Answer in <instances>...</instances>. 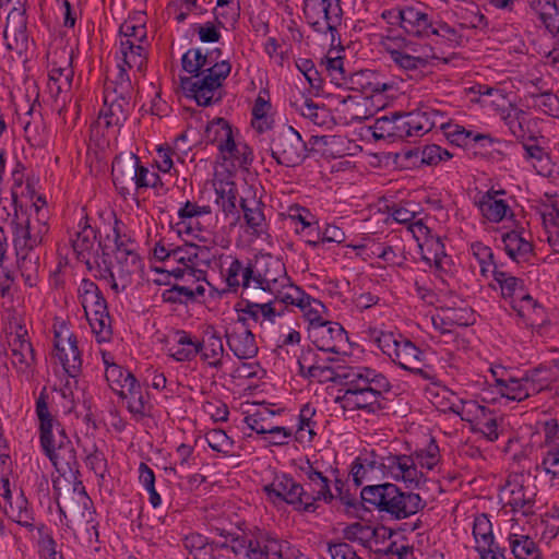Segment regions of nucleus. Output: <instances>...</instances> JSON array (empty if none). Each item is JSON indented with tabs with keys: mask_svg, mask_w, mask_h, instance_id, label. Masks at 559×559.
Here are the masks:
<instances>
[{
	"mask_svg": "<svg viewBox=\"0 0 559 559\" xmlns=\"http://www.w3.org/2000/svg\"><path fill=\"white\" fill-rule=\"evenodd\" d=\"M345 391L337 399L345 411L362 409L368 413L378 407L382 392L390 390L388 379L367 367H355L345 377Z\"/></svg>",
	"mask_w": 559,
	"mask_h": 559,
	"instance_id": "1",
	"label": "nucleus"
},
{
	"mask_svg": "<svg viewBox=\"0 0 559 559\" xmlns=\"http://www.w3.org/2000/svg\"><path fill=\"white\" fill-rule=\"evenodd\" d=\"M365 502L380 511H385L396 519H405L417 513L423 507L418 493L403 492L393 484L365 487L361 491Z\"/></svg>",
	"mask_w": 559,
	"mask_h": 559,
	"instance_id": "2",
	"label": "nucleus"
},
{
	"mask_svg": "<svg viewBox=\"0 0 559 559\" xmlns=\"http://www.w3.org/2000/svg\"><path fill=\"white\" fill-rule=\"evenodd\" d=\"M40 443L55 468L61 474L75 476V451L61 421H40Z\"/></svg>",
	"mask_w": 559,
	"mask_h": 559,
	"instance_id": "3",
	"label": "nucleus"
},
{
	"mask_svg": "<svg viewBox=\"0 0 559 559\" xmlns=\"http://www.w3.org/2000/svg\"><path fill=\"white\" fill-rule=\"evenodd\" d=\"M253 288L269 292L281 304H292L290 288H297L287 276L285 264L278 258L263 255L253 264Z\"/></svg>",
	"mask_w": 559,
	"mask_h": 559,
	"instance_id": "4",
	"label": "nucleus"
},
{
	"mask_svg": "<svg viewBox=\"0 0 559 559\" xmlns=\"http://www.w3.org/2000/svg\"><path fill=\"white\" fill-rule=\"evenodd\" d=\"M230 70V63L222 60L212 72L193 78H181V87L199 106L207 107L217 104L223 98V82Z\"/></svg>",
	"mask_w": 559,
	"mask_h": 559,
	"instance_id": "5",
	"label": "nucleus"
},
{
	"mask_svg": "<svg viewBox=\"0 0 559 559\" xmlns=\"http://www.w3.org/2000/svg\"><path fill=\"white\" fill-rule=\"evenodd\" d=\"M374 341L383 354L389 356L393 362L401 368L420 373L424 367L423 352L408 338L390 332L373 331Z\"/></svg>",
	"mask_w": 559,
	"mask_h": 559,
	"instance_id": "6",
	"label": "nucleus"
},
{
	"mask_svg": "<svg viewBox=\"0 0 559 559\" xmlns=\"http://www.w3.org/2000/svg\"><path fill=\"white\" fill-rule=\"evenodd\" d=\"M171 264L178 266L168 270V273L183 282H204L206 269L210 264L209 250L194 243H185L175 247Z\"/></svg>",
	"mask_w": 559,
	"mask_h": 559,
	"instance_id": "7",
	"label": "nucleus"
},
{
	"mask_svg": "<svg viewBox=\"0 0 559 559\" xmlns=\"http://www.w3.org/2000/svg\"><path fill=\"white\" fill-rule=\"evenodd\" d=\"M304 14L310 27L319 34H330L334 41L342 23L340 0H304Z\"/></svg>",
	"mask_w": 559,
	"mask_h": 559,
	"instance_id": "8",
	"label": "nucleus"
},
{
	"mask_svg": "<svg viewBox=\"0 0 559 559\" xmlns=\"http://www.w3.org/2000/svg\"><path fill=\"white\" fill-rule=\"evenodd\" d=\"M271 155L280 165L294 167L306 157V143L293 127H282L273 133Z\"/></svg>",
	"mask_w": 559,
	"mask_h": 559,
	"instance_id": "9",
	"label": "nucleus"
},
{
	"mask_svg": "<svg viewBox=\"0 0 559 559\" xmlns=\"http://www.w3.org/2000/svg\"><path fill=\"white\" fill-rule=\"evenodd\" d=\"M299 471L305 481V486H302L304 511L314 512L318 501H332L330 480L317 466L307 460L299 465Z\"/></svg>",
	"mask_w": 559,
	"mask_h": 559,
	"instance_id": "10",
	"label": "nucleus"
},
{
	"mask_svg": "<svg viewBox=\"0 0 559 559\" xmlns=\"http://www.w3.org/2000/svg\"><path fill=\"white\" fill-rule=\"evenodd\" d=\"M11 352V362L16 371L31 378L37 365L35 349L28 336L27 330L19 324L8 337Z\"/></svg>",
	"mask_w": 559,
	"mask_h": 559,
	"instance_id": "11",
	"label": "nucleus"
},
{
	"mask_svg": "<svg viewBox=\"0 0 559 559\" xmlns=\"http://www.w3.org/2000/svg\"><path fill=\"white\" fill-rule=\"evenodd\" d=\"M536 489L525 485L522 475L510 477L501 488V499L511 507L515 513L528 516L534 513Z\"/></svg>",
	"mask_w": 559,
	"mask_h": 559,
	"instance_id": "12",
	"label": "nucleus"
},
{
	"mask_svg": "<svg viewBox=\"0 0 559 559\" xmlns=\"http://www.w3.org/2000/svg\"><path fill=\"white\" fill-rule=\"evenodd\" d=\"M110 242L114 243L115 264L124 267L126 270L135 273L140 269V257L135 252L134 242L122 234L119 222L115 219V225L111 229V234H108L104 242H99L98 246L103 249L111 248Z\"/></svg>",
	"mask_w": 559,
	"mask_h": 559,
	"instance_id": "13",
	"label": "nucleus"
},
{
	"mask_svg": "<svg viewBox=\"0 0 559 559\" xmlns=\"http://www.w3.org/2000/svg\"><path fill=\"white\" fill-rule=\"evenodd\" d=\"M386 476L403 481L407 487L416 488L425 481V475L417 467L413 455H388L381 463Z\"/></svg>",
	"mask_w": 559,
	"mask_h": 559,
	"instance_id": "14",
	"label": "nucleus"
},
{
	"mask_svg": "<svg viewBox=\"0 0 559 559\" xmlns=\"http://www.w3.org/2000/svg\"><path fill=\"white\" fill-rule=\"evenodd\" d=\"M440 115L432 109H420L405 115L395 116L397 138L423 136L438 123Z\"/></svg>",
	"mask_w": 559,
	"mask_h": 559,
	"instance_id": "15",
	"label": "nucleus"
},
{
	"mask_svg": "<svg viewBox=\"0 0 559 559\" xmlns=\"http://www.w3.org/2000/svg\"><path fill=\"white\" fill-rule=\"evenodd\" d=\"M309 338L319 350L340 354L348 342L344 328L332 321H325L316 326H309Z\"/></svg>",
	"mask_w": 559,
	"mask_h": 559,
	"instance_id": "16",
	"label": "nucleus"
},
{
	"mask_svg": "<svg viewBox=\"0 0 559 559\" xmlns=\"http://www.w3.org/2000/svg\"><path fill=\"white\" fill-rule=\"evenodd\" d=\"M227 345L239 359L253 358L258 353V346L250 326L245 317H239L237 322L226 330Z\"/></svg>",
	"mask_w": 559,
	"mask_h": 559,
	"instance_id": "17",
	"label": "nucleus"
},
{
	"mask_svg": "<svg viewBox=\"0 0 559 559\" xmlns=\"http://www.w3.org/2000/svg\"><path fill=\"white\" fill-rule=\"evenodd\" d=\"M263 490L273 502L285 501L304 511L302 485L296 483L290 476L276 475Z\"/></svg>",
	"mask_w": 559,
	"mask_h": 559,
	"instance_id": "18",
	"label": "nucleus"
},
{
	"mask_svg": "<svg viewBox=\"0 0 559 559\" xmlns=\"http://www.w3.org/2000/svg\"><path fill=\"white\" fill-rule=\"evenodd\" d=\"M55 356L68 376L76 377L79 374L82 358L76 337L72 333L68 336H63L61 332L55 333Z\"/></svg>",
	"mask_w": 559,
	"mask_h": 559,
	"instance_id": "19",
	"label": "nucleus"
},
{
	"mask_svg": "<svg viewBox=\"0 0 559 559\" xmlns=\"http://www.w3.org/2000/svg\"><path fill=\"white\" fill-rule=\"evenodd\" d=\"M131 98L104 92V105L98 115L99 122L103 121L106 128L122 126L131 110Z\"/></svg>",
	"mask_w": 559,
	"mask_h": 559,
	"instance_id": "20",
	"label": "nucleus"
},
{
	"mask_svg": "<svg viewBox=\"0 0 559 559\" xmlns=\"http://www.w3.org/2000/svg\"><path fill=\"white\" fill-rule=\"evenodd\" d=\"M139 165V158L132 153L117 156L111 169L115 186L127 192L131 186H135Z\"/></svg>",
	"mask_w": 559,
	"mask_h": 559,
	"instance_id": "21",
	"label": "nucleus"
},
{
	"mask_svg": "<svg viewBox=\"0 0 559 559\" xmlns=\"http://www.w3.org/2000/svg\"><path fill=\"white\" fill-rule=\"evenodd\" d=\"M95 240L96 233L86 223L75 233V237L71 239L72 248L78 259L84 262L91 272H93L96 266L95 260H99L97 251H95Z\"/></svg>",
	"mask_w": 559,
	"mask_h": 559,
	"instance_id": "22",
	"label": "nucleus"
},
{
	"mask_svg": "<svg viewBox=\"0 0 559 559\" xmlns=\"http://www.w3.org/2000/svg\"><path fill=\"white\" fill-rule=\"evenodd\" d=\"M504 194V190L490 189L476 202L481 215L489 222L499 223L509 214L512 215L509 204L501 198Z\"/></svg>",
	"mask_w": 559,
	"mask_h": 559,
	"instance_id": "23",
	"label": "nucleus"
},
{
	"mask_svg": "<svg viewBox=\"0 0 559 559\" xmlns=\"http://www.w3.org/2000/svg\"><path fill=\"white\" fill-rule=\"evenodd\" d=\"M25 11L13 8L8 16L3 32V37L8 49L15 50L22 48L27 41Z\"/></svg>",
	"mask_w": 559,
	"mask_h": 559,
	"instance_id": "24",
	"label": "nucleus"
},
{
	"mask_svg": "<svg viewBox=\"0 0 559 559\" xmlns=\"http://www.w3.org/2000/svg\"><path fill=\"white\" fill-rule=\"evenodd\" d=\"M473 536L475 549L481 559L499 554L498 547L495 545L492 524L486 514H479L474 519Z\"/></svg>",
	"mask_w": 559,
	"mask_h": 559,
	"instance_id": "25",
	"label": "nucleus"
},
{
	"mask_svg": "<svg viewBox=\"0 0 559 559\" xmlns=\"http://www.w3.org/2000/svg\"><path fill=\"white\" fill-rule=\"evenodd\" d=\"M228 292L237 293L240 287L243 289L253 288V264L245 265L239 259L233 258L229 265L222 271Z\"/></svg>",
	"mask_w": 559,
	"mask_h": 559,
	"instance_id": "26",
	"label": "nucleus"
},
{
	"mask_svg": "<svg viewBox=\"0 0 559 559\" xmlns=\"http://www.w3.org/2000/svg\"><path fill=\"white\" fill-rule=\"evenodd\" d=\"M95 262L94 276L105 281L116 294L129 287L132 281V272L115 263L110 266H102L99 260H95Z\"/></svg>",
	"mask_w": 559,
	"mask_h": 559,
	"instance_id": "27",
	"label": "nucleus"
},
{
	"mask_svg": "<svg viewBox=\"0 0 559 559\" xmlns=\"http://www.w3.org/2000/svg\"><path fill=\"white\" fill-rule=\"evenodd\" d=\"M432 22L428 13L413 5L404 7V20L402 28L413 36H429L432 32Z\"/></svg>",
	"mask_w": 559,
	"mask_h": 559,
	"instance_id": "28",
	"label": "nucleus"
},
{
	"mask_svg": "<svg viewBox=\"0 0 559 559\" xmlns=\"http://www.w3.org/2000/svg\"><path fill=\"white\" fill-rule=\"evenodd\" d=\"M292 105L302 117L310 120L314 126L330 127L333 123V116L324 105H319L312 99L300 96Z\"/></svg>",
	"mask_w": 559,
	"mask_h": 559,
	"instance_id": "29",
	"label": "nucleus"
},
{
	"mask_svg": "<svg viewBox=\"0 0 559 559\" xmlns=\"http://www.w3.org/2000/svg\"><path fill=\"white\" fill-rule=\"evenodd\" d=\"M559 374V365L538 366L527 370L524 373V380L527 383L530 392L535 395L542 391L550 389Z\"/></svg>",
	"mask_w": 559,
	"mask_h": 559,
	"instance_id": "30",
	"label": "nucleus"
},
{
	"mask_svg": "<svg viewBox=\"0 0 559 559\" xmlns=\"http://www.w3.org/2000/svg\"><path fill=\"white\" fill-rule=\"evenodd\" d=\"M277 300H270L263 304L247 301L246 306L240 310L241 316L252 320L255 324L261 328H269L275 322V318L280 316L281 310L275 307Z\"/></svg>",
	"mask_w": 559,
	"mask_h": 559,
	"instance_id": "31",
	"label": "nucleus"
},
{
	"mask_svg": "<svg viewBox=\"0 0 559 559\" xmlns=\"http://www.w3.org/2000/svg\"><path fill=\"white\" fill-rule=\"evenodd\" d=\"M15 215H17L16 211ZM16 217L20 219L19 216ZM44 237V235L35 236L34 231L24 222L17 221L14 227L13 239L17 258L33 257L32 250L43 242Z\"/></svg>",
	"mask_w": 559,
	"mask_h": 559,
	"instance_id": "32",
	"label": "nucleus"
},
{
	"mask_svg": "<svg viewBox=\"0 0 559 559\" xmlns=\"http://www.w3.org/2000/svg\"><path fill=\"white\" fill-rule=\"evenodd\" d=\"M4 512L17 525L26 528L29 533L35 532V519L32 510L28 508V501L20 493L15 500H5Z\"/></svg>",
	"mask_w": 559,
	"mask_h": 559,
	"instance_id": "33",
	"label": "nucleus"
},
{
	"mask_svg": "<svg viewBox=\"0 0 559 559\" xmlns=\"http://www.w3.org/2000/svg\"><path fill=\"white\" fill-rule=\"evenodd\" d=\"M290 292L294 296V300L290 305H296L302 310L310 326H316L326 321L322 318L325 307L320 300L306 295L299 287L290 288Z\"/></svg>",
	"mask_w": 559,
	"mask_h": 559,
	"instance_id": "34",
	"label": "nucleus"
},
{
	"mask_svg": "<svg viewBox=\"0 0 559 559\" xmlns=\"http://www.w3.org/2000/svg\"><path fill=\"white\" fill-rule=\"evenodd\" d=\"M507 254L516 262L528 261L533 253V246L522 231L512 230L502 236Z\"/></svg>",
	"mask_w": 559,
	"mask_h": 559,
	"instance_id": "35",
	"label": "nucleus"
},
{
	"mask_svg": "<svg viewBox=\"0 0 559 559\" xmlns=\"http://www.w3.org/2000/svg\"><path fill=\"white\" fill-rule=\"evenodd\" d=\"M200 353L198 341H193L186 331H176L174 344L169 345L168 354L177 361H189Z\"/></svg>",
	"mask_w": 559,
	"mask_h": 559,
	"instance_id": "36",
	"label": "nucleus"
},
{
	"mask_svg": "<svg viewBox=\"0 0 559 559\" xmlns=\"http://www.w3.org/2000/svg\"><path fill=\"white\" fill-rule=\"evenodd\" d=\"M119 52L122 66L128 69H135L143 72L146 64V50L142 44H135L131 39H120Z\"/></svg>",
	"mask_w": 559,
	"mask_h": 559,
	"instance_id": "37",
	"label": "nucleus"
},
{
	"mask_svg": "<svg viewBox=\"0 0 559 559\" xmlns=\"http://www.w3.org/2000/svg\"><path fill=\"white\" fill-rule=\"evenodd\" d=\"M78 293L85 314L97 312L107 307L98 286L90 280L81 282Z\"/></svg>",
	"mask_w": 559,
	"mask_h": 559,
	"instance_id": "38",
	"label": "nucleus"
},
{
	"mask_svg": "<svg viewBox=\"0 0 559 559\" xmlns=\"http://www.w3.org/2000/svg\"><path fill=\"white\" fill-rule=\"evenodd\" d=\"M198 347L202 355V359L207 361L212 367H219L222 365V357L224 354V346L222 337L214 331L206 332V336L203 342H198Z\"/></svg>",
	"mask_w": 559,
	"mask_h": 559,
	"instance_id": "39",
	"label": "nucleus"
},
{
	"mask_svg": "<svg viewBox=\"0 0 559 559\" xmlns=\"http://www.w3.org/2000/svg\"><path fill=\"white\" fill-rule=\"evenodd\" d=\"M126 403L129 412L134 416L153 417L152 405L145 401L140 384L136 382L133 388L127 389L119 395Z\"/></svg>",
	"mask_w": 559,
	"mask_h": 559,
	"instance_id": "40",
	"label": "nucleus"
},
{
	"mask_svg": "<svg viewBox=\"0 0 559 559\" xmlns=\"http://www.w3.org/2000/svg\"><path fill=\"white\" fill-rule=\"evenodd\" d=\"M240 206L243 212V217L247 226L259 234L265 222L263 213V204L254 195L250 198H241Z\"/></svg>",
	"mask_w": 559,
	"mask_h": 559,
	"instance_id": "41",
	"label": "nucleus"
},
{
	"mask_svg": "<svg viewBox=\"0 0 559 559\" xmlns=\"http://www.w3.org/2000/svg\"><path fill=\"white\" fill-rule=\"evenodd\" d=\"M216 204L219 206L226 217L233 216L235 221L239 218L237 211V190L234 182H221L215 187Z\"/></svg>",
	"mask_w": 559,
	"mask_h": 559,
	"instance_id": "42",
	"label": "nucleus"
},
{
	"mask_svg": "<svg viewBox=\"0 0 559 559\" xmlns=\"http://www.w3.org/2000/svg\"><path fill=\"white\" fill-rule=\"evenodd\" d=\"M219 152L223 158L230 160L234 166L246 167L252 162L251 148L245 142L236 141L235 136Z\"/></svg>",
	"mask_w": 559,
	"mask_h": 559,
	"instance_id": "43",
	"label": "nucleus"
},
{
	"mask_svg": "<svg viewBox=\"0 0 559 559\" xmlns=\"http://www.w3.org/2000/svg\"><path fill=\"white\" fill-rule=\"evenodd\" d=\"M355 367L346 366H332L326 365L322 359L318 361L308 378L314 379L319 382L338 381L345 384V377L347 372L354 370Z\"/></svg>",
	"mask_w": 559,
	"mask_h": 559,
	"instance_id": "44",
	"label": "nucleus"
},
{
	"mask_svg": "<svg viewBox=\"0 0 559 559\" xmlns=\"http://www.w3.org/2000/svg\"><path fill=\"white\" fill-rule=\"evenodd\" d=\"M105 378L110 389L118 395L123 394L127 389L133 388L138 382L130 371L123 370L117 364L109 365L106 368Z\"/></svg>",
	"mask_w": 559,
	"mask_h": 559,
	"instance_id": "45",
	"label": "nucleus"
},
{
	"mask_svg": "<svg viewBox=\"0 0 559 559\" xmlns=\"http://www.w3.org/2000/svg\"><path fill=\"white\" fill-rule=\"evenodd\" d=\"M509 544L516 559H540L538 546L526 535L510 534Z\"/></svg>",
	"mask_w": 559,
	"mask_h": 559,
	"instance_id": "46",
	"label": "nucleus"
},
{
	"mask_svg": "<svg viewBox=\"0 0 559 559\" xmlns=\"http://www.w3.org/2000/svg\"><path fill=\"white\" fill-rule=\"evenodd\" d=\"M205 288L202 284H198L195 287L187 285H174L170 288L164 290L162 298L163 301L168 304H183L190 300H194L199 296H203Z\"/></svg>",
	"mask_w": 559,
	"mask_h": 559,
	"instance_id": "47",
	"label": "nucleus"
},
{
	"mask_svg": "<svg viewBox=\"0 0 559 559\" xmlns=\"http://www.w3.org/2000/svg\"><path fill=\"white\" fill-rule=\"evenodd\" d=\"M233 136L231 126L224 118H215L206 126L205 138L216 144L219 151L227 145Z\"/></svg>",
	"mask_w": 559,
	"mask_h": 559,
	"instance_id": "48",
	"label": "nucleus"
},
{
	"mask_svg": "<svg viewBox=\"0 0 559 559\" xmlns=\"http://www.w3.org/2000/svg\"><path fill=\"white\" fill-rule=\"evenodd\" d=\"M271 103L262 96H258L252 107L251 124L254 130L262 133L272 128L274 120L271 115Z\"/></svg>",
	"mask_w": 559,
	"mask_h": 559,
	"instance_id": "49",
	"label": "nucleus"
},
{
	"mask_svg": "<svg viewBox=\"0 0 559 559\" xmlns=\"http://www.w3.org/2000/svg\"><path fill=\"white\" fill-rule=\"evenodd\" d=\"M497 385L500 394L512 401H522L532 395L524 377L521 379L510 378L508 380L497 378Z\"/></svg>",
	"mask_w": 559,
	"mask_h": 559,
	"instance_id": "50",
	"label": "nucleus"
},
{
	"mask_svg": "<svg viewBox=\"0 0 559 559\" xmlns=\"http://www.w3.org/2000/svg\"><path fill=\"white\" fill-rule=\"evenodd\" d=\"M512 308L532 325L537 323L543 314V308L537 301L524 293L512 300Z\"/></svg>",
	"mask_w": 559,
	"mask_h": 559,
	"instance_id": "51",
	"label": "nucleus"
},
{
	"mask_svg": "<svg viewBox=\"0 0 559 559\" xmlns=\"http://www.w3.org/2000/svg\"><path fill=\"white\" fill-rule=\"evenodd\" d=\"M423 259L427 262H433L437 267H443L447 259L444 245L440 237L429 235L426 237L424 245H420Z\"/></svg>",
	"mask_w": 559,
	"mask_h": 559,
	"instance_id": "52",
	"label": "nucleus"
},
{
	"mask_svg": "<svg viewBox=\"0 0 559 559\" xmlns=\"http://www.w3.org/2000/svg\"><path fill=\"white\" fill-rule=\"evenodd\" d=\"M412 455L417 467L419 466L421 469L425 468L427 471L435 469L441 461L440 450L433 438L429 440L425 448L416 450Z\"/></svg>",
	"mask_w": 559,
	"mask_h": 559,
	"instance_id": "53",
	"label": "nucleus"
},
{
	"mask_svg": "<svg viewBox=\"0 0 559 559\" xmlns=\"http://www.w3.org/2000/svg\"><path fill=\"white\" fill-rule=\"evenodd\" d=\"M492 276L495 282L498 284L503 298H512L515 300L524 293L522 280L499 270L495 272Z\"/></svg>",
	"mask_w": 559,
	"mask_h": 559,
	"instance_id": "54",
	"label": "nucleus"
},
{
	"mask_svg": "<svg viewBox=\"0 0 559 559\" xmlns=\"http://www.w3.org/2000/svg\"><path fill=\"white\" fill-rule=\"evenodd\" d=\"M86 319L90 322V325L95 333L97 341L107 342L111 337V325L110 318L107 311V307H105L97 312L85 314Z\"/></svg>",
	"mask_w": 559,
	"mask_h": 559,
	"instance_id": "55",
	"label": "nucleus"
},
{
	"mask_svg": "<svg viewBox=\"0 0 559 559\" xmlns=\"http://www.w3.org/2000/svg\"><path fill=\"white\" fill-rule=\"evenodd\" d=\"M182 546L192 559H206L212 543L199 533H191L182 538Z\"/></svg>",
	"mask_w": 559,
	"mask_h": 559,
	"instance_id": "56",
	"label": "nucleus"
},
{
	"mask_svg": "<svg viewBox=\"0 0 559 559\" xmlns=\"http://www.w3.org/2000/svg\"><path fill=\"white\" fill-rule=\"evenodd\" d=\"M386 46V51L389 52L392 61L404 70H417L425 67V57L419 55H412L409 51H404L400 47H391Z\"/></svg>",
	"mask_w": 559,
	"mask_h": 559,
	"instance_id": "57",
	"label": "nucleus"
},
{
	"mask_svg": "<svg viewBox=\"0 0 559 559\" xmlns=\"http://www.w3.org/2000/svg\"><path fill=\"white\" fill-rule=\"evenodd\" d=\"M471 251L478 262L480 274L484 277H487L488 274L493 275L498 271L490 247L477 241L471 245Z\"/></svg>",
	"mask_w": 559,
	"mask_h": 559,
	"instance_id": "58",
	"label": "nucleus"
},
{
	"mask_svg": "<svg viewBox=\"0 0 559 559\" xmlns=\"http://www.w3.org/2000/svg\"><path fill=\"white\" fill-rule=\"evenodd\" d=\"M457 25L460 29L485 28L487 20L474 4L471 8L460 9L456 11Z\"/></svg>",
	"mask_w": 559,
	"mask_h": 559,
	"instance_id": "59",
	"label": "nucleus"
},
{
	"mask_svg": "<svg viewBox=\"0 0 559 559\" xmlns=\"http://www.w3.org/2000/svg\"><path fill=\"white\" fill-rule=\"evenodd\" d=\"M118 69L119 70L115 80H109L106 82L104 92L121 95L124 97H132L133 86L127 72V68H124L122 64H118Z\"/></svg>",
	"mask_w": 559,
	"mask_h": 559,
	"instance_id": "60",
	"label": "nucleus"
},
{
	"mask_svg": "<svg viewBox=\"0 0 559 559\" xmlns=\"http://www.w3.org/2000/svg\"><path fill=\"white\" fill-rule=\"evenodd\" d=\"M504 122L511 133L516 138H525L528 131L527 114L516 107H512L504 116Z\"/></svg>",
	"mask_w": 559,
	"mask_h": 559,
	"instance_id": "61",
	"label": "nucleus"
},
{
	"mask_svg": "<svg viewBox=\"0 0 559 559\" xmlns=\"http://www.w3.org/2000/svg\"><path fill=\"white\" fill-rule=\"evenodd\" d=\"M250 428L257 433L265 435V440L275 445L284 444L292 437L289 429L280 426L264 427L261 421H252Z\"/></svg>",
	"mask_w": 559,
	"mask_h": 559,
	"instance_id": "62",
	"label": "nucleus"
},
{
	"mask_svg": "<svg viewBox=\"0 0 559 559\" xmlns=\"http://www.w3.org/2000/svg\"><path fill=\"white\" fill-rule=\"evenodd\" d=\"M543 471L551 486L559 487V444H550L542 461Z\"/></svg>",
	"mask_w": 559,
	"mask_h": 559,
	"instance_id": "63",
	"label": "nucleus"
},
{
	"mask_svg": "<svg viewBox=\"0 0 559 559\" xmlns=\"http://www.w3.org/2000/svg\"><path fill=\"white\" fill-rule=\"evenodd\" d=\"M530 97L535 108L548 116L559 118V98L555 94L546 92L532 94Z\"/></svg>",
	"mask_w": 559,
	"mask_h": 559,
	"instance_id": "64",
	"label": "nucleus"
}]
</instances>
